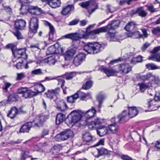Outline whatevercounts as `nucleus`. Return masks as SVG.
Instances as JSON below:
<instances>
[{
    "mask_svg": "<svg viewBox=\"0 0 160 160\" xmlns=\"http://www.w3.org/2000/svg\"><path fill=\"white\" fill-rule=\"evenodd\" d=\"M129 33L128 34V37H131L133 38H141L140 36V32L138 31H136L135 32Z\"/></svg>",
    "mask_w": 160,
    "mask_h": 160,
    "instance_id": "nucleus-35",
    "label": "nucleus"
},
{
    "mask_svg": "<svg viewBox=\"0 0 160 160\" xmlns=\"http://www.w3.org/2000/svg\"><path fill=\"white\" fill-rule=\"evenodd\" d=\"M96 129L98 134L101 137L104 136L108 132L107 128L103 126H100Z\"/></svg>",
    "mask_w": 160,
    "mask_h": 160,
    "instance_id": "nucleus-23",
    "label": "nucleus"
},
{
    "mask_svg": "<svg viewBox=\"0 0 160 160\" xmlns=\"http://www.w3.org/2000/svg\"><path fill=\"white\" fill-rule=\"evenodd\" d=\"M138 14L139 16L144 17L147 15V13L144 10L142 7H140L138 8Z\"/></svg>",
    "mask_w": 160,
    "mask_h": 160,
    "instance_id": "nucleus-41",
    "label": "nucleus"
},
{
    "mask_svg": "<svg viewBox=\"0 0 160 160\" xmlns=\"http://www.w3.org/2000/svg\"><path fill=\"white\" fill-rule=\"evenodd\" d=\"M7 49H11L12 51V53L15 51V50L17 49L16 46L13 43H10L8 44L6 46Z\"/></svg>",
    "mask_w": 160,
    "mask_h": 160,
    "instance_id": "nucleus-52",
    "label": "nucleus"
},
{
    "mask_svg": "<svg viewBox=\"0 0 160 160\" xmlns=\"http://www.w3.org/2000/svg\"><path fill=\"white\" fill-rule=\"evenodd\" d=\"M96 110L92 107L91 109L88 110L85 114V117L87 118H90L93 117L95 114Z\"/></svg>",
    "mask_w": 160,
    "mask_h": 160,
    "instance_id": "nucleus-28",
    "label": "nucleus"
},
{
    "mask_svg": "<svg viewBox=\"0 0 160 160\" xmlns=\"http://www.w3.org/2000/svg\"><path fill=\"white\" fill-rule=\"evenodd\" d=\"M82 117L81 115L77 111L74 110L68 115L66 123L69 127H72L81 119Z\"/></svg>",
    "mask_w": 160,
    "mask_h": 160,
    "instance_id": "nucleus-5",
    "label": "nucleus"
},
{
    "mask_svg": "<svg viewBox=\"0 0 160 160\" xmlns=\"http://www.w3.org/2000/svg\"><path fill=\"white\" fill-rule=\"evenodd\" d=\"M56 80L58 81V85H60L61 88L62 89L63 91V93L66 94L67 93V92L66 89L67 88L66 87L65 88H63L65 83V81L64 80V78L63 77L60 76L57 77Z\"/></svg>",
    "mask_w": 160,
    "mask_h": 160,
    "instance_id": "nucleus-20",
    "label": "nucleus"
},
{
    "mask_svg": "<svg viewBox=\"0 0 160 160\" xmlns=\"http://www.w3.org/2000/svg\"><path fill=\"white\" fill-rule=\"evenodd\" d=\"M102 45L97 42H88L84 45L83 49L88 53L96 54L101 51Z\"/></svg>",
    "mask_w": 160,
    "mask_h": 160,
    "instance_id": "nucleus-4",
    "label": "nucleus"
},
{
    "mask_svg": "<svg viewBox=\"0 0 160 160\" xmlns=\"http://www.w3.org/2000/svg\"><path fill=\"white\" fill-rule=\"evenodd\" d=\"M26 48H17L13 54L15 58L18 59L22 58L26 59L28 58V55L26 53Z\"/></svg>",
    "mask_w": 160,
    "mask_h": 160,
    "instance_id": "nucleus-10",
    "label": "nucleus"
},
{
    "mask_svg": "<svg viewBox=\"0 0 160 160\" xmlns=\"http://www.w3.org/2000/svg\"><path fill=\"white\" fill-rule=\"evenodd\" d=\"M141 30L143 34H142L140 33L141 38H144L148 37V34L147 33V29L145 28H142Z\"/></svg>",
    "mask_w": 160,
    "mask_h": 160,
    "instance_id": "nucleus-54",
    "label": "nucleus"
},
{
    "mask_svg": "<svg viewBox=\"0 0 160 160\" xmlns=\"http://www.w3.org/2000/svg\"><path fill=\"white\" fill-rule=\"evenodd\" d=\"M18 113L17 108L15 107H12L10 110L8 111L7 114V116L12 119L14 118Z\"/></svg>",
    "mask_w": 160,
    "mask_h": 160,
    "instance_id": "nucleus-18",
    "label": "nucleus"
},
{
    "mask_svg": "<svg viewBox=\"0 0 160 160\" xmlns=\"http://www.w3.org/2000/svg\"><path fill=\"white\" fill-rule=\"evenodd\" d=\"M121 158L123 160H133L128 155H122Z\"/></svg>",
    "mask_w": 160,
    "mask_h": 160,
    "instance_id": "nucleus-64",
    "label": "nucleus"
},
{
    "mask_svg": "<svg viewBox=\"0 0 160 160\" xmlns=\"http://www.w3.org/2000/svg\"><path fill=\"white\" fill-rule=\"evenodd\" d=\"M56 54L62 55L64 56V49L63 48L61 47L60 44L58 43V47H56Z\"/></svg>",
    "mask_w": 160,
    "mask_h": 160,
    "instance_id": "nucleus-51",
    "label": "nucleus"
},
{
    "mask_svg": "<svg viewBox=\"0 0 160 160\" xmlns=\"http://www.w3.org/2000/svg\"><path fill=\"white\" fill-rule=\"evenodd\" d=\"M18 96L16 94L13 93L10 94L8 97V102H14L17 100Z\"/></svg>",
    "mask_w": 160,
    "mask_h": 160,
    "instance_id": "nucleus-42",
    "label": "nucleus"
},
{
    "mask_svg": "<svg viewBox=\"0 0 160 160\" xmlns=\"http://www.w3.org/2000/svg\"><path fill=\"white\" fill-rule=\"evenodd\" d=\"M82 138L84 141L86 142H92L95 140L94 137L89 132H87L83 134Z\"/></svg>",
    "mask_w": 160,
    "mask_h": 160,
    "instance_id": "nucleus-22",
    "label": "nucleus"
},
{
    "mask_svg": "<svg viewBox=\"0 0 160 160\" xmlns=\"http://www.w3.org/2000/svg\"><path fill=\"white\" fill-rule=\"evenodd\" d=\"M34 88L35 91H32L34 94L32 95V97L43 92L45 89V87L42 84H39L37 85H35L34 87Z\"/></svg>",
    "mask_w": 160,
    "mask_h": 160,
    "instance_id": "nucleus-14",
    "label": "nucleus"
},
{
    "mask_svg": "<svg viewBox=\"0 0 160 160\" xmlns=\"http://www.w3.org/2000/svg\"><path fill=\"white\" fill-rule=\"evenodd\" d=\"M67 108L66 104L63 101H60L57 104V108L61 111H64Z\"/></svg>",
    "mask_w": 160,
    "mask_h": 160,
    "instance_id": "nucleus-32",
    "label": "nucleus"
},
{
    "mask_svg": "<svg viewBox=\"0 0 160 160\" xmlns=\"http://www.w3.org/2000/svg\"><path fill=\"white\" fill-rule=\"evenodd\" d=\"M58 47V43H56L49 47L46 51L47 54L50 55L56 54V47Z\"/></svg>",
    "mask_w": 160,
    "mask_h": 160,
    "instance_id": "nucleus-26",
    "label": "nucleus"
},
{
    "mask_svg": "<svg viewBox=\"0 0 160 160\" xmlns=\"http://www.w3.org/2000/svg\"><path fill=\"white\" fill-rule=\"evenodd\" d=\"M89 8L91 9L88 10L89 13H92L98 8V4L96 3L95 1H89Z\"/></svg>",
    "mask_w": 160,
    "mask_h": 160,
    "instance_id": "nucleus-21",
    "label": "nucleus"
},
{
    "mask_svg": "<svg viewBox=\"0 0 160 160\" xmlns=\"http://www.w3.org/2000/svg\"><path fill=\"white\" fill-rule=\"evenodd\" d=\"M120 21L118 20H113L107 26L94 30L90 32V35L98 34L100 33L107 32V31L115 30L119 27Z\"/></svg>",
    "mask_w": 160,
    "mask_h": 160,
    "instance_id": "nucleus-3",
    "label": "nucleus"
},
{
    "mask_svg": "<svg viewBox=\"0 0 160 160\" xmlns=\"http://www.w3.org/2000/svg\"><path fill=\"white\" fill-rule=\"evenodd\" d=\"M75 94L77 95V98H79L82 100H84L88 95V94H86L80 91H78Z\"/></svg>",
    "mask_w": 160,
    "mask_h": 160,
    "instance_id": "nucleus-40",
    "label": "nucleus"
},
{
    "mask_svg": "<svg viewBox=\"0 0 160 160\" xmlns=\"http://www.w3.org/2000/svg\"><path fill=\"white\" fill-rule=\"evenodd\" d=\"M3 82L4 84L2 87L3 91L4 92H8V88L12 85V84L4 80H3Z\"/></svg>",
    "mask_w": 160,
    "mask_h": 160,
    "instance_id": "nucleus-43",
    "label": "nucleus"
},
{
    "mask_svg": "<svg viewBox=\"0 0 160 160\" xmlns=\"http://www.w3.org/2000/svg\"><path fill=\"white\" fill-rule=\"evenodd\" d=\"M65 119V116L64 114L59 113L57 115L56 118V123L59 125Z\"/></svg>",
    "mask_w": 160,
    "mask_h": 160,
    "instance_id": "nucleus-27",
    "label": "nucleus"
},
{
    "mask_svg": "<svg viewBox=\"0 0 160 160\" xmlns=\"http://www.w3.org/2000/svg\"><path fill=\"white\" fill-rule=\"evenodd\" d=\"M49 133V131L48 129H44L42 131L41 137V138H44L45 136L48 135Z\"/></svg>",
    "mask_w": 160,
    "mask_h": 160,
    "instance_id": "nucleus-61",
    "label": "nucleus"
},
{
    "mask_svg": "<svg viewBox=\"0 0 160 160\" xmlns=\"http://www.w3.org/2000/svg\"><path fill=\"white\" fill-rule=\"evenodd\" d=\"M142 58L141 56H138L136 58H133L131 61V63L133 64H136L137 63L141 62L142 61Z\"/></svg>",
    "mask_w": 160,
    "mask_h": 160,
    "instance_id": "nucleus-44",
    "label": "nucleus"
},
{
    "mask_svg": "<svg viewBox=\"0 0 160 160\" xmlns=\"http://www.w3.org/2000/svg\"><path fill=\"white\" fill-rule=\"evenodd\" d=\"M42 10L40 8H38L37 6H31L28 8H25V11H21V13L22 15H24L27 13L28 12L30 13L36 15H39L42 13Z\"/></svg>",
    "mask_w": 160,
    "mask_h": 160,
    "instance_id": "nucleus-8",
    "label": "nucleus"
},
{
    "mask_svg": "<svg viewBox=\"0 0 160 160\" xmlns=\"http://www.w3.org/2000/svg\"><path fill=\"white\" fill-rule=\"evenodd\" d=\"M73 135V131L70 129H65L58 134L55 137V139L58 141H65Z\"/></svg>",
    "mask_w": 160,
    "mask_h": 160,
    "instance_id": "nucleus-6",
    "label": "nucleus"
},
{
    "mask_svg": "<svg viewBox=\"0 0 160 160\" xmlns=\"http://www.w3.org/2000/svg\"><path fill=\"white\" fill-rule=\"evenodd\" d=\"M46 23L49 27L50 32L48 35H47V37H48V40L50 41H53V35L55 32V29L53 26L48 22H46Z\"/></svg>",
    "mask_w": 160,
    "mask_h": 160,
    "instance_id": "nucleus-19",
    "label": "nucleus"
},
{
    "mask_svg": "<svg viewBox=\"0 0 160 160\" xmlns=\"http://www.w3.org/2000/svg\"><path fill=\"white\" fill-rule=\"evenodd\" d=\"M152 144H154V147L157 149V151L160 150V139L157 141L154 144L152 143Z\"/></svg>",
    "mask_w": 160,
    "mask_h": 160,
    "instance_id": "nucleus-60",
    "label": "nucleus"
},
{
    "mask_svg": "<svg viewBox=\"0 0 160 160\" xmlns=\"http://www.w3.org/2000/svg\"><path fill=\"white\" fill-rule=\"evenodd\" d=\"M138 85L139 87L140 90L141 92H143L146 89L149 87L148 85L144 83H138Z\"/></svg>",
    "mask_w": 160,
    "mask_h": 160,
    "instance_id": "nucleus-39",
    "label": "nucleus"
},
{
    "mask_svg": "<svg viewBox=\"0 0 160 160\" xmlns=\"http://www.w3.org/2000/svg\"><path fill=\"white\" fill-rule=\"evenodd\" d=\"M102 124V122L100 121L99 118H97L94 121L91 122L88 124V126L89 128L92 129L98 128V127Z\"/></svg>",
    "mask_w": 160,
    "mask_h": 160,
    "instance_id": "nucleus-17",
    "label": "nucleus"
},
{
    "mask_svg": "<svg viewBox=\"0 0 160 160\" xmlns=\"http://www.w3.org/2000/svg\"><path fill=\"white\" fill-rule=\"evenodd\" d=\"M146 7L147 8L148 10L152 13L156 12L157 11L156 9L154 8L153 6L152 5H147Z\"/></svg>",
    "mask_w": 160,
    "mask_h": 160,
    "instance_id": "nucleus-59",
    "label": "nucleus"
},
{
    "mask_svg": "<svg viewBox=\"0 0 160 160\" xmlns=\"http://www.w3.org/2000/svg\"><path fill=\"white\" fill-rule=\"evenodd\" d=\"M49 5L52 8H55L60 6V1H47Z\"/></svg>",
    "mask_w": 160,
    "mask_h": 160,
    "instance_id": "nucleus-31",
    "label": "nucleus"
},
{
    "mask_svg": "<svg viewBox=\"0 0 160 160\" xmlns=\"http://www.w3.org/2000/svg\"><path fill=\"white\" fill-rule=\"evenodd\" d=\"M86 58L85 54L83 53H80L77 55L74 58L73 64L76 66L80 65Z\"/></svg>",
    "mask_w": 160,
    "mask_h": 160,
    "instance_id": "nucleus-11",
    "label": "nucleus"
},
{
    "mask_svg": "<svg viewBox=\"0 0 160 160\" xmlns=\"http://www.w3.org/2000/svg\"><path fill=\"white\" fill-rule=\"evenodd\" d=\"M76 50L75 49H72L68 50L65 52L64 56L65 60H68L72 57L75 53Z\"/></svg>",
    "mask_w": 160,
    "mask_h": 160,
    "instance_id": "nucleus-25",
    "label": "nucleus"
},
{
    "mask_svg": "<svg viewBox=\"0 0 160 160\" xmlns=\"http://www.w3.org/2000/svg\"><path fill=\"white\" fill-rule=\"evenodd\" d=\"M147 68L149 70H155L158 69L159 68L154 64L148 63L146 65Z\"/></svg>",
    "mask_w": 160,
    "mask_h": 160,
    "instance_id": "nucleus-50",
    "label": "nucleus"
},
{
    "mask_svg": "<svg viewBox=\"0 0 160 160\" xmlns=\"http://www.w3.org/2000/svg\"><path fill=\"white\" fill-rule=\"evenodd\" d=\"M41 62L42 63H48L50 65H53L56 62V60L54 57H51L42 59Z\"/></svg>",
    "mask_w": 160,
    "mask_h": 160,
    "instance_id": "nucleus-24",
    "label": "nucleus"
},
{
    "mask_svg": "<svg viewBox=\"0 0 160 160\" xmlns=\"http://www.w3.org/2000/svg\"><path fill=\"white\" fill-rule=\"evenodd\" d=\"M28 153L29 152L28 151H23L21 154V159L22 160H25L26 159Z\"/></svg>",
    "mask_w": 160,
    "mask_h": 160,
    "instance_id": "nucleus-62",
    "label": "nucleus"
},
{
    "mask_svg": "<svg viewBox=\"0 0 160 160\" xmlns=\"http://www.w3.org/2000/svg\"><path fill=\"white\" fill-rule=\"evenodd\" d=\"M128 112L127 114L126 110H123L122 113L118 116V122L120 123H123L127 121L130 118H132L137 116L138 113L137 108L135 106L128 107Z\"/></svg>",
    "mask_w": 160,
    "mask_h": 160,
    "instance_id": "nucleus-2",
    "label": "nucleus"
},
{
    "mask_svg": "<svg viewBox=\"0 0 160 160\" xmlns=\"http://www.w3.org/2000/svg\"><path fill=\"white\" fill-rule=\"evenodd\" d=\"M137 24L133 21H131L128 23L125 26L124 29L129 32H132L135 30Z\"/></svg>",
    "mask_w": 160,
    "mask_h": 160,
    "instance_id": "nucleus-15",
    "label": "nucleus"
},
{
    "mask_svg": "<svg viewBox=\"0 0 160 160\" xmlns=\"http://www.w3.org/2000/svg\"><path fill=\"white\" fill-rule=\"evenodd\" d=\"M89 1H88L79 3V4L82 8H87L88 7H89Z\"/></svg>",
    "mask_w": 160,
    "mask_h": 160,
    "instance_id": "nucleus-58",
    "label": "nucleus"
},
{
    "mask_svg": "<svg viewBox=\"0 0 160 160\" xmlns=\"http://www.w3.org/2000/svg\"><path fill=\"white\" fill-rule=\"evenodd\" d=\"M45 94L47 98L51 99H53V96H55L51 90H48L47 92L45 93Z\"/></svg>",
    "mask_w": 160,
    "mask_h": 160,
    "instance_id": "nucleus-57",
    "label": "nucleus"
},
{
    "mask_svg": "<svg viewBox=\"0 0 160 160\" xmlns=\"http://www.w3.org/2000/svg\"><path fill=\"white\" fill-rule=\"evenodd\" d=\"M26 2H24V1H19V3L21 5V8L20 10L21 11H23V9L25 8H27L26 7H29V6L30 2L28 1H26Z\"/></svg>",
    "mask_w": 160,
    "mask_h": 160,
    "instance_id": "nucleus-37",
    "label": "nucleus"
},
{
    "mask_svg": "<svg viewBox=\"0 0 160 160\" xmlns=\"http://www.w3.org/2000/svg\"><path fill=\"white\" fill-rule=\"evenodd\" d=\"M77 99V96L76 94L68 97L67 98V101L68 102L71 103L74 102Z\"/></svg>",
    "mask_w": 160,
    "mask_h": 160,
    "instance_id": "nucleus-46",
    "label": "nucleus"
},
{
    "mask_svg": "<svg viewBox=\"0 0 160 160\" xmlns=\"http://www.w3.org/2000/svg\"><path fill=\"white\" fill-rule=\"evenodd\" d=\"M38 20L36 17H34L31 18L29 22V32L33 33H36L38 28Z\"/></svg>",
    "mask_w": 160,
    "mask_h": 160,
    "instance_id": "nucleus-7",
    "label": "nucleus"
},
{
    "mask_svg": "<svg viewBox=\"0 0 160 160\" xmlns=\"http://www.w3.org/2000/svg\"><path fill=\"white\" fill-rule=\"evenodd\" d=\"M48 116L42 114L37 116L34 121L35 122L34 127H39L42 123L48 119Z\"/></svg>",
    "mask_w": 160,
    "mask_h": 160,
    "instance_id": "nucleus-12",
    "label": "nucleus"
},
{
    "mask_svg": "<svg viewBox=\"0 0 160 160\" xmlns=\"http://www.w3.org/2000/svg\"><path fill=\"white\" fill-rule=\"evenodd\" d=\"M32 126V123L30 122L26 123L21 128L20 131L21 132H28Z\"/></svg>",
    "mask_w": 160,
    "mask_h": 160,
    "instance_id": "nucleus-16",
    "label": "nucleus"
},
{
    "mask_svg": "<svg viewBox=\"0 0 160 160\" xmlns=\"http://www.w3.org/2000/svg\"><path fill=\"white\" fill-rule=\"evenodd\" d=\"M17 91L18 93L22 94V97L26 98H32V95L34 94L32 91L26 87L20 88L18 89Z\"/></svg>",
    "mask_w": 160,
    "mask_h": 160,
    "instance_id": "nucleus-9",
    "label": "nucleus"
},
{
    "mask_svg": "<svg viewBox=\"0 0 160 160\" xmlns=\"http://www.w3.org/2000/svg\"><path fill=\"white\" fill-rule=\"evenodd\" d=\"M152 32L153 34L158 36H160V28L159 27L154 28L152 30Z\"/></svg>",
    "mask_w": 160,
    "mask_h": 160,
    "instance_id": "nucleus-53",
    "label": "nucleus"
},
{
    "mask_svg": "<svg viewBox=\"0 0 160 160\" xmlns=\"http://www.w3.org/2000/svg\"><path fill=\"white\" fill-rule=\"evenodd\" d=\"M26 22L25 20L22 19H18L15 22L14 27L16 29L23 30L25 28Z\"/></svg>",
    "mask_w": 160,
    "mask_h": 160,
    "instance_id": "nucleus-13",
    "label": "nucleus"
},
{
    "mask_svg": "<svg viewBox=\"0 0 160 160\" xmlns=\"http://www.w3.org/2000/svg\"><path fill=\"white\" fill-rule=\"evenodd\" d=\"M31 74L34 75H40L42 74V72L41 69H38L32 70L31 72Z\"/></svg>",
    "mask_w": 160,
    "mask_h": 160,
    "instance_id": "nucleus-55",
    "label": "nucleus"
},
{
    "mask_svg": "<svg viewBox=\"0 0 160 160\" xmlns=\"http://www.w3.org/2000/svg\"><path fill=\"white\" fill-rule=\"evenodd\" d=\"M97 150L98 154L97 155V157H99L100 156L103 155L107 154L108 153V150L104 148L97 149Z\"/></svg>",
    "mask_w": 160,
    "mask_h": 160,
    "instance_id": "nucleus-38",
    "label": "nucleus"
},
{
    "mask_svg": "<svg viewBox=\"0 0 160 160\" xmlns=\"http://www.w3.org/2000/svg\"><path fill=\"white\" fill-rule=\"evenodd\" d=\"M84 36V34H82L79 33H72V40L73 41H77L80 39L83 38Z\"/></svg>",
    "mask_w": 160,
    "mask_h": 160,
    "instance_id": "nucleus-33",
    "label": "nucleus"
},
{
    "mask_svg": "<svg viewBox=\"0 0 160 160\" xmlns=\"http://www.w3.org/2000/svg\"><path fill=\"white\" fill-rule=\"evenodd\" d=\"M76 75L75 72H72L70 73L68 75L66 76H64L63 77L64 78L67 80H70L72 79L73 77L75 76Z\"/></svg>",
    "mask_w": 160,
    "mask_h": 160,
    "instance_id": "nucleus-56",
    "label": "nucleus"
},
{
    "mask_svg": "<svg viewBox=\"0 0 160 160\" xmlns=\"http://www.w3.org/2000/svg\"><path fill=\"white\" fill-rule=\"evenodd\" d=\"M25 76V73L23 72H21L17 74V80H20L24 78Z\"/></svg>",
    "mask_w": 160,
    "mask_h": 160,
    "instance_id": "nucleus-63",
    "label": "nucleus"
},
{
    "mask_svg": "<svg viewBox=\"0 0 160 160\" xmlns=\"http://www.w3.org/2000/svg\"><path fill=\"white\" fill-rule=\"evenodd\" d=\"M109 129L113 133H116L118 130L119 127L116 123L108 126Z\"/></svg>",
    "mask_w": 160,
    "mask_h": 160,
    "instance_id": "nucleus-34",
    "label": "nucleus"
},
{
    "mask_svg": "<svg viewBox=\"0 0 160 160\" xmlns=\"http://www.w3.org/2000/svg\"><path fill=\"white\" fill-rule=\"evenodd\" d=\"M148 59L149 60H152L158 62H160V53L149 57Z\"/></svg>",
    "mask_w": 160,
    "mask_h": 160,
    "instance_id": "nucleus-47",
    "label": "nucleus"
},
{
    "mask_svg": "<svg viewBox=\"0 0 160 160\" xmlns=\"http://www.w3.org/2000/svg\"><path fill=\"white\" fill-rule=\"evenodd\" d=\"M151 77L150 74L145 75H141L140 74H138L136 76L137 78L139 80L145 81L148 80Z\"/></svg>",
    "mask_w": 160,
    "mask_h": 160,
    "instance_id": "nucleus-36",
    "label": "nucleus"
},
{
    "mask_svg": "<svg viewBox=\"0 0 160 160\" xmlns=\"http://www.w3.org/2000/svg\"><path fill=\"white\" fill-rule=\"evenodd\" d=\"M12 33L19 40L23 38V37L18 30L16 29L14 31L12 32Z\"/></svg>",
    "mask_w": 160,
    "mask_h": 160,
    "instance_id": "nucleus-48",
    "label": "nucleus"
},
{
    "mask_svg": "<svg viewBox=\"0 0 160 160\" xmlns=\"http://www.w3.org/2000/svg\"><path fill=\"white\" fill-rule=\"evenodd\" d=\"M104 98V95L102 94H99L97 96V99L99 103L98 106L99 108H100L102 106V103Z\"/></svg>",
    "mask_w": 160,
    "mask_h": 160,
    "instance_id": "nucleus-49",
    "label": "nucleus"
},
{
    "mask_svg": "<svg viewBox=\"0 0 160 160\" xmlns=\"http://www.w3.org/2000/svg\"><path fill=\"white\" fill-rule=\"evenodd\" d=\"M93 82L91 80L86 82L85 85L82 87V88L85 90H88L90 89L92 86Z\"/></svg>",
    "mask_w": 160,
    "mask_h": 160,
    "instance_id": "nucleus-45",
    "label": "nucleus"
},
{
    "mask_svg": "<svg viewBox=\"0 0 160 160\" xmlns=\"http://www.w3.org/2000/svg\"><path fill=\"white\" fill-rule=\"evenodd\" d=\"M132 67L128 63H123L119 65V71L112 69H109L107 68L102 67L101 70L104 72L108 77L116 75L119 72L122 73L127 74L132 70Z\"/></svg>",
    "mask_w": 160,
    "mask_h": 160,
    "instance_id": "nucleus-1",
    "label": "nucleus"
},
{
    "mask_svg": "<svg viewBox=\"0 0 160 160\" xmlns=\"http://www.w3.org/2000/svg\"><path fill=\"white\" fill-rule=\"evenodd\" d=\"M108 33L106 34V36L108 40L110 41H118V40L115 37V33L111 32L109 31H107Z\"/></svg>",
    "mask_w": 160,
    "mask_h": 160,
    "instance_id": "nucleus-30",
    "label": "nucleus"
},
{
    "mask_svg": "<svg viewBox=\"0 0 160 160\" xmlns=\"http://www.w3.org/2000/svg\"><path fill=\"white\" fill-rule=\"evenodd\" d=\"M74 8L73 5H68L67 7L64 8L61 12L62 14L66 15L70 12L72 9Z\"/></svg>",
    "mask_w": 160,
    "mask_h": 160,
    "instance_id": "nucleus-29",
    "label": "nucleus"
}]
</instances>
